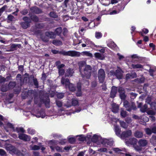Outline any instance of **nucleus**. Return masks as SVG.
<instances>
[{
  "mask_svg": "<svg viewBox=\"0 0 156 156\" xmlns=\"http://www.w3.org/2000/svg\"><path fill=\"white\" fill-rule=\"evenodd\" d=\"M57 97L58 98H62L64 96V94L63 93H59L57 95Z\"/></svg>",
  "mask_w": 156,
  "mask_h": 156,
  "instance_id": "obj_56",
  "label": "nucleus"
},
{
  "mask_svg": "<svg viewBox=\"0 0 156 156\" xmlns=\"http://www.w3.org/2000/svg\"><path fill=\"white\" fill-rule=\"evenodd\" d=\"M15 131H16L18 133L20 132L24 133L25 132V130L22 127L16 128L15 129Z\"/></svg>",
  "mask_w": 156,
  "mask_h": 156,
  "instance_id": "obj_40",
  "label": "nucleus"
},
{
  "mask_svg": "<svg viewBox=\"0 0 156 156\" xmlns=\"http://www.w3.org/2000/svg\"><path fill=\"white\" fill-rule=\"evenodd\" d=\"M95 57L100 60H103L104 58V57L103 54H101L99 53H95L94 54Z\"/></svg>",
  "mask_w": 156,
  "mask_h": 156,
  "instance_id": "obj_26",
  "label": "nucleus"
},
{
  "mask_svg": "<svg viewBox=\"0 0 156 156\" xmlns=\"http://www.w3.org/2000/svg\"><path fill=\"white\" fill-rule=\"evenodd\" d=\"M17 44H12V45H11V49L10 51H12L14 50L15 48L17 47Z\"/></svg>",
  "mask_w": 156,
  "mask_h": 156,
  "instance_id": "obj_55",
  "label": "nucleus"
},
{
  "mask_svg": "<svg viewBox=\"0 0 156 156\" xmlns=\"http://www.w3.org/2000/svg\"><path fill=\"white\" fill-rule=\"evenodd\" d=\"M114 130L116 135L121 137V135L120 134L121 130L119 129V126L117 125H115Z\"/></svg>",
  "mask_w": 156,
  "mask_h": 156,
  "instance_id": "obj_18",
  "label": "nucleus"
},
{
  "mask_svg": "<svg viewBox=\"0 0 156 156\" xmlns=\"http://www.w3.org/2000/svg\"><path fill=\"white\" fill-rule=\"evenodd\" d=\"M18 138L24 141H29L30 140V137L29 136L23 133H19Z\"/></svg>",
  "mask_w": 156,
  "mask_h": 156,
  "instance_id": "obj_9",
  "label": "nucleus"
},
{
  "mask_svg": "<svg viewBox=\"0 0 156 156\" xmlns=\"http://www.w3.org/2000/svg\"><path fill=\"white\" fill-rule=\"evenodd\" d=\"M33 82L34 85L36 86V87H38V84L37 79H33Z\"/></svg>",
  "mask_w": 156,
  "mask_h": 156,
  "instance_id": "obj_60",
  "label": "nucleus"
},
{
  "mask_svg": "<svg viewBox=\"0 0 156 156\" xmlns=\"http://www.w3.org/2000/svg\"><path fill=\"white\" fill-rule=\"evenodd\" d=\"M86 65H87L86 64V62L85 61H80L79 62V69L80 73L81 72V71L83 70L82 68L83 67H85V66Z\"/></svg>",
  "mask_w": 156,
  "mask_h": 156,
  "instance_id": "obj_24",
  "label": "nucleus"
},
{
  "mask_svg": "<svg viewBox=\"0 0 156 156\" xmlns=\"http://www.w3.org/2000/svg\"><path fill=\"white\" fill-rule=\"evenodd\" d=\"M34 115L37 118L41 117L42 118H43L45 116V112L43 110L36 112L34 114Z\"/></svg>",
  "mask_w": 156,
  "mask_h": 156,
  "instance_id": "obj_11",
  "label": "nucleus"
},
{
  "mask_svg": "<svg viewBox=\"0 0 156 156\" xmlns=\"http://www.w3.org/2000/svg\"><path fill=\"white\" fill-rule=\"evenodd\" d=\"M145 131L147 135H151L152 133H153L152 132V129H151L149 128H147L145 129Z\"/></svg>",
  "mask_w": 156,
  "mask_h": 156,
  "instance_id": "obj_48",
  "label": "nucleus"
},
{
  "mask_svg": "<svg viewBox=\"0 0 156 156\" xmlns=\"http://www.w3.org/2000/svg\"><path fill=\"white\" fill-rule=\"evenodd\" d=\"M20 12L22 14L25 15L28 13V11L27 9H25L21 10Z\"/></svg>",
  "mask_w": 156,
  "mask_h": 156,
  "instance_id": "obj_50",
  "label": "nucleus"
},
{
  "mask_svg": "<svg viewBox=\"0 0 156 156\" xmlns=\"http://www.w3.org/2000/svg\"><path fill=\"white\" fill-rule=\"evenodd\" d=\"M20 24L22 28L24 29L27 28L30 25L29 23L28 22H21Z\"/></svg>",
  "mask_w": 156,
  "mask_h": 156,
  "instance_id": "obj_30",
  "label": "nucleus"
},
{
  "mask_svg": "<svg viewBox=\"0 0 156 156\" xmlns=\"http://www.w3.org/2000/svg\"><path fill=\"white\" fill-rule=\"evenodd\" d=\"M101 142L102 144L106 145V144L111 146L113 144L112 141L108 140L106 139H103L101 140Z\"/></svg>",
  "mask_w": 156,
  "mask_h": 156,
  "instance_id": "obj_14",
  "label": "nucleus"
},
{
  "mask_svg": "<svg viewBox=\"0 0 156 156\" xmlns=\"http://www.w3.org/2000/svg\"><path fill=\"white\" fill-rule=\"evenodd\" d=\"M45 98V99H41V98L40 99V101L41 102V104L42 103H44L46 106L47 108H48L49 107V99L48 97L47 96Z\"/></svg>",
  "mask_w": 156,
  "mask_h": 156,
  "instance_id": "obj_12",
  "label": "nucleus"
},
{
  "mask_svg": "<svg viewBox=\"0 0 156 156\" xmlns=\"http://www.w3.org/2000/svg\"><path fill=\"white\" fill-rule=\"evenodd\" d=\"M85 43L82 44V47H97V46L95 45L92 41L89 39H83Z\"/></svg>",
  "mask_w": 156,
  "mask_h": 156,
  "instance_id": "obj_6",
  "label": "nucleus"
},
{
  "mask_svg": "<svg viewBox=\"0 0 156 156\" xmlns=\"http://www.w3.org/2000/svg\"><path fill=\"white\" fill-rule=\"evenodd\" d=\"M6 149L9 151V153L11 154H15L17 152V149L12 145L8 144L5 145Z\"/></svg>",
  "mask_w": 156,
  "mask_h": 156,
  "instance_id": "obj_5",
  "label": "nucleus"
},
{
  "mask_svg": "<svg viewBox=\"0 0 156 156\" xmlns=\"http://www.w3.org/2000/svg\"><path fill=\"white\" fill-rule=\"evenodd\" d=\"M123 106L126 108L127 111L130 112L132 110H135L136 107L134 103L133 102H129L126 100L123 101Z\"/></svg>",
  "mask_w": 156,
  "mask_h": 156,
  "instance_id": "obj_4",
  "label": "nucleus"
},
{
  "mask_svg": "<svg viewBox=\"0 0 156 156\" xmlns=\"http://www.w3.org/2000/svg\"><path fill=\"white\" fill-rule=\"evenodd\" d=\"M77 92L76 95L77 96H80L81 95V86L80 83H78L77 86Z\"/></svg>",
  "mask_w": 156,
  "mask_h": 156,
  "instance_id": "obj_29",
  "label": "nucleus"
},
{
  "mask_svg": "<svg viewBox=\"0 0 156 156\" xmlns=\"http://www.w3.org/2000/svg\"><path fill=\"white\" fill-rule=\"evenodd\" d=\"M51 52L55 54H59L64 56H68L71 57H79L80 56V54L79 52L73 51H66L64 50L58 51L56 50H52Z\"/></svg>",
  "mask_w": 156,
  "mask_h": 156,
  "instance_id": "obj_1",
  "label": "nucleus"
},
{
  "mask_svg": "<svg viewBox=\"0 0 156 156\" xmlns=\"http://www.w3.org/2000/svg\"><path fill=\"white\" fill-rule=\"evenodd\" d=\"M69 141L71 144L73 143L75 141V139L73 137L68 138Z\"/></svg>",
  "mask_w": 156,
  "mask_h": 156,
  "instance_id": "obj_52",
  "label": "nucleus"
},
{
  "mask_svg": "<svg viewBox=\"0 0 156 156\" xmlns=\"http://www.w3.org/2000/svg\"><path fill=\"white\" fill-rule=\"evenodd\" d=\"M61 83L65 85L66 88H68L69 90L71 91H74L76 89L75 86L72 83H69V80L65 77H62L61 80Z\"/></svg>",
  "mask_w": 156,
  "mask_h": 156,
  "instance_id": "obj_3",
  "label": "nucleus"
},
{
  "mask_svg": "<svg viewBox=\"0 0 156 156\" xmlns=\"http://www.w3.org/2000/svg\"><path fill=\"white\" fill-rule=\"evenodd\" d=\"M55 34L59 35L62 32V29L61 27H59L56 29L55 30Z\"/></svg>",
  "mask_w": 156,
  "mask_h": 156,
  "instance_id": "obj_36",
  "label": "nucleus"
},
{
  "mask_svg": "<svg viewBox=\"0 0 156 156\" xmlns=\"http://www.w3.org/2000/svg\"><path fill=\"white\" fill-rule=\"evenodd\" d=\"M105 73L104 70L102 69H100L98 71V77L100 82H103L105 77Z\"/></svg>",
  "mask_w": 156,
  "mask_h": 156,
  "instance_id": "obj_7",
  "label": "nucleus"
},
{
  "mask_svg": "<svg viewBox=\"0 0 156 156\" xmlns=\"http://www.w3.org/2000/svg\"><path fill=\"white\" fill-rule=\"evenodd\" d=\"M30 149L32 150H39L40 147L37 145H31L30 146Z\"/></svg>",
  "mask_w": 156,
  "mask_h": 156,
  "instance_id": "obj_32",
  "label": "nucleus"
},
{
  "mask_svg": "<svg viewBox=\"0 0 156 156\" xmlns=\"http://www.w3.org/2000/svg\"><path fill=\"white\" fill-rule=\"evenodd\" d=\"M82 55L83 56H87L90 58H92L93 57V55L92 54L90 53L89 51H83L81 53Z\"/></svg>",
  "mask_w": 156,
  "mask_h": 156,
  "instance_id": "obj_27",
  "label": "nucleus"
},
{
  "mask_svg": "<svg viewBox=\"0 0 156 156\" xmlns=\"http://www.w3.org/2000/svg\"><path fill=\"white\" fill-rule=\"evenodd\" d=\"M6 153L2 149H0V155L1 156H4L5 155Z\"/></svg>",
  "mask_w": 156,
  "mask_h": 156,
  "instance_id": "obj_58",
  "label": "nucleus"
},
{
  "mask_svg": "<svg viewBox=\"0 0 156 156\" xmlns=\"http://www.w3.org/2000/svg\"><path fill=\"white\" fill-rule=\"evenodd\" d=\"M132 67L133 69H140L142 68L143 66L140 64H137L136 65L133 64L132 65Z\"/></svg>",
  "mask_w": 156,
  "mask_h": 156,
  "instance_id": "obj_34",
  "label": "nucleus"
},
{
  "mask_svg": "<svg viewBox=\"0 0 156 156\" xmlns=\"http://www.w3.org/2000/svg\"><path fill=\"white\" fill-rule=\"evenodd\" d=\"M27 131H28V133L31 135L34 134L35 133V130L31 128H28Z\"/></svg>",
  "mask_w": 156,
  "mask_h": 156,
  "instance_id": "obj_44",
  "label": "nucleus"
},
{
  "mask_svg": "<svg viewBox=\"0 0 156 156\" xmlns=\"http://www.w3.org/2000/svg\"><path fill=\"white\" fill-rule=\"evenodd\" d=\"M107 151V149L105 148H101L98 150V151L101 152H105Z\"/></svg>",
  "mask_w": 156,
  "mask_h": 156,
  "instance_id": "obj_62",
  "label": "nucleus"
},
{
  "mask_svg": "<svg viewBox=\"0 0 156 156\" xmlns=\"http://www.w3.org/2000/svg\"><path fill=\"white\" fill-rule=\"evenodd\" d=\"M65 73V71L63 69H58V73L59 76L63 75Z\"/></svg>",
  "mask_w": 156,
  "mask_h": 156,
  "instance_id": "obj_49",
  "label": "nucleus"
},
{
  "mask_svg": "<svg viewBox=\"0 0 156 156\" xmlns=\"http://www.w3.org/2000/svg\"><path fill=\"white\" fill-rule=\"evenodd\" d=\"M147 113L149 115H154L155 114V112L152 110H150L147 112Z\"/></svg>",
  "mask_w": 156,
  "mask_h": 156,
  "instance_id": "obj_63",
  "label": "nucleus"
},
{
  "mask_svg": "<svg viewBox=\"0 0 156 156\" xmlns=\"http://www.w3.org/2000/svg\"><path fill=\"white\" fill-rule=\"evenodd\" d=\"M78 101L75 98H73L72 100V105L76 106L78 104Z\"/></svg>",
  "mask_w": 156,
  "mask_h": 156,
  "instance_id": "obj_37",
  "label": "nucleus"
},
{
  "mask_svg": "<svg viewBox=\"0 0 156 156\" xmlns=\"http://www.w3.org/2000/svg\"><path fill=\"white\" fill-rule=\"evenodd\" d=\"M7 6L5 5L0 9V16L2 15V13L7 8Z\"/></svg>",
  "mask_w": 156,
  "mask_h": 156,
  "instance_id": "obj_46",
  "label": "nucleus"
},
{
  "mask_svg": "<svg viewBox=\"0 0 156 156\" xmlns=\"http://www.w3.org/2000/svg\"><path fill=\"white\" fill-rule=\"evenodd\" d=\"M83 69L81 72L80 73L82 76L83 78L85 77L87 79H89L93 72L92 67L90 65H86Z\"/></svg>",
  "mask_w": 156,
  "mask_h": 156,
  "instance_id": "obj_2",
  "label": "nucleus"
},
{
  "mask_svg": "<svg viewBox=\"0 0 156 156\" xmlns=\"http://www.w3.org/2000/svg\"><path fill=\"white\" fill-rule=\"evenodd\" d=\"M141 105H142V104L141 103H140L138 105V107L139 108H141V109H140L141 111L143 112H145L147 110V105L146 104H145L141 108Z\"/></svg>",
  "mask_w": 156,
  "mask_h": 156,
  "instance_id": "obj_23",
  "label": "nucleus"
},
{
  "mask_svg": "<svg viewBox=\"0 0 156 156\" xmlns=\"http://www.w3.org/2000/svg\"><path fill=\"white\" fill-rule=\"evenodd\" d=\"M112 107V112L115 113H116L118 112L119 110V106L118 105L115 104H113Z\"/></svg>",
  "mask_w": 156,
  "mask_h": 156,
  "instance_id": "obj_25",
  "label": "nucleus"
},
{
  "mask_svg": "<svg viewBox=\"0 0 156 156\" xmlns=\"http://www.w3.org/2000/svg\"><path fill=\"white\" fill-rule=\"evenodd\" d=\"M111 74L112 75L115 76L118 79H121L122 78V75L121 70H116L115 72L111 70L110 71Z\"/></svg>",
  "mask_w": 156,
  "mask_h": 156,
  "instance_id": "obj_8",
  "label": "nucleus"
},
{
  "mask_svg": "<svg viewBox=\"0 0 156 156\" xmlns=\"http://www.w3.org/2000/svg\"><path fill=\"white\" fill-rule=\"evenodd\" d=\"M98 139V136L97 135H95L93 136L91 140L93 142L96 143Z\"/></svg>",
  "mask_w": 156,
  "mask_h": 156,
  "instance_id": "obj_39",
  "label": "nucleus"
},
{
  "mask_svg": "<svg viewBox=\"0 0 156 156\" xmlns=\"http://www.w3.org/2000/svg\"><path fill=\"white\" fill-rule=\"evenodd\" d=\"M108 46L110 48L113 49H115L117 47L116 45L112 41H111L107 44Z\"/></svg>",
  "mask_w": 156,
  "mask_h": 156,
  "instance_id": "obj_28",
  "label": "nucleus"
},
{
  "mask_svg": "<svg viewBox=\"0 0 156 156\" xmlns=\"http://www.w3.org/2000/svg\"><path fill=\"white\" fill-rule=\"evenodd\" d=\"M147 141L145 139H141L138 141L139 145L142 147H145L147 144Z\"/></svg>",
  "mask_w": 156,
  "mask_h": 156,
  "instance_id": "obj_15",
  "label": "nucleus"
},
{
  "mask_svg": "<svg viewBox=\"0 0 156 156\" xmlns=\"http://www.w3.org/2000/svg\"><path fill=\"white\" fill-rule=\"evenodd\" d=\"M42 40L44 42H48V39L45 36H42L41 37Z\"/></svg>",
  "mask_w": 156,
  "mask_h": 156,
  "instance_id": "obj_64",
  "label": "nucleus"
},
{
  "mask_svg": "<svg viewBox=\"0 0 156 156\" xmlns=\"http://www.w3.org/2000/svg\"><path fill=\"white\" fill-rule=\"evenodd\" d=\"M74 71L71 68H69L67 70L65 74V76H72L74 73Z\"/></svg>",
  "mask_w": 156,
  "mask_h": 156,
  "instance_id": "obj_19",
  "label": "nucleus"
},
{
  "mask_svg": "<svg viewBox=\"0 0 156 156\" xmlns=\"http://www.w3.org/2000/svg\"><path fill=\"white\" fill-rule=\"evenodd\" d=\"M118 92L120 94V96L121 98L124 99L125 98V95L124 89L122 87H119L118 89Z\"/></svg>",
  "mask_w": 156,
  "mask_h": 156,
  "instance_id": "obj_17",
  "label": "nucleus"
},
{
  "mask_svg": "<svg viewBox=\"0 0 156 156\" xmlns=\"http://www.w3.org/2000/svg\"><path fill=\"white\" fill-rule=\"evenodd\" d=\"M134 136L136 138H140L143 137V134L142 132L137 130L134 133Z\"/></svg>",
  "mask_w": 156,
  "mask_h": 156,
  "instance_id": "obj_20",
  "label": "nucleus"
},
{
  "mask_svg": "<svg viewBox=\"0 0 156 156\" xmlns=\"http://www.w3.org/2000/svg\"><path fill=\"white\" fill-rule=\"evenodd\" d=\"M134 148L136 150L139 152L141 151V148L138 146H135L134 147Z\"/></svg>",
  "mask_w": 156,
  "mask_h": 156,
  "instance_id": "obj_61",
  "label": "nucleus"
},
{
  "mask_svg": "<svg viewBox=\"0 0 156 156\" xmlns=\"http://www.w3.org/2000/svg\"><path fill=\"white\" fill-rule=\"evenodd\" d=\"M30 18L33 21L37 22L39 19L35 15H33L30 16Z\"/></svg>",
  "mask_w": 156,
  "mask_h": 156,
  "instance_id": "obj_43",
  "label": "nucleus"
},
{
  "mask_svg": "<svg viewBox=\"0 0 156 156\" xmlns=\"http://www.w3.org/2000/svg\"><path fill=\"white\" fill-rule=\"evenodd\" d=\"M14 18V17L12 15H8L7 18V22H11L12 21Z\"/></svg>",
  "mask_w": 156,
  "mask_h": 156,
  "instance_id": "obj_38",
  "label": "nucleus"
},
{
  "mask_svg": "<svg viewBox=\"0 0 156 156\" xmlns=\"http://www.w3.org/2000/svg\"><path fill=\"white\" fill-rule=\"evenodd\" d=\"M55 149L57 151L62 152L63 151L62 148L58 146L55 147Z\"/></svg>",
  "mask_w": 156,
  "mask_h": 156,
  "instance_id": "obj_59",
  "label": "nucleus"
},
{
  "mask_svg": "<svg viewBox=\"0 0 156 156\" xmlns=\"http://www.w3.org/2000/svg\"><path fill=\"white\" fill-rule=\"evenodd\" d=\"M45 35L47 37L51 39L55 38L56 37V34L54 32H46Z\"/></svg>",
  "mask_w": 156,
  "mask_h": 156,
  "instance_id": "obj_16",
  "label": "nucleus"
},
{
  "mask_svg": "<svg viewBox=\"0 0 156 156\" xmlns=\"http://www.w3.org/2000/svg\"><path fill=\"white\" fill-rule=\"evenodd\" d=\"M23 20L25 22H28L29 23L30 22V19L27 16H25L23 17Z\"/></svg>",
  "mask_w": 156,
  "mask_h": 156,
  "instance_id": "obj_53",
  "label": "nucleus"
},
{
  "mask_svg": "<svg viewBox=\"0 0 156 156\" xmlns=\"http://www.w3.org/2000/svg\"><path fill=\"white\" fill-rule=\"evenodd\" d=\"M30 9L32 12L36 14H38L41 12V10L36 7H32Z\"/></svg>",
  "mask_w": 156,
  "mask_h": 156,
  "instance_id": "obj_22",
  "label": "nucleus"
},
{
  "mask_svg": "<svg viewBox=\"0 0 156 156\" xmlns=\"http://www.w3.org/2000/svg\"><path fill=\"white\" fill-rule=\"evenodd\" d=\"M117 87L115 86H113L112 88L111 91L110 92V97L112 98H114L117 92Z\"/></svg>",
  "mask_w": 156,
  "mask_h": 156,
  "instance_id": "obj_13",
  "label": "nucleus"
},
{
  "mask_svg": "<svg viewBox=\"0 0 156 156\" xmlns=\"http://www.w3.org/2000/svg\"><path fill=\"white\" fill-rule=\"evenodd\" d=\"M56 104L57 106L58 107H61L62 105V103L61 101L57 100L56 101Z\"/></svg>",
  "mask_w": 156,
  "mask_h": 156,
  "instance_id": "obj_57",
  "label": "nucleus"
},
{
  "mask_svg": "<svg viewBox=\"0 0 156 156\" xmlns=\"http://www.w3.org/2000/svg\"><path fill=\"white\" fill-rule=\"evenodd\" d=\"M126 111L123 110H122L121 112V115L122 117L124 118L126 117Z\"/></svg>",
  "mask_w": 156,
  "mask_h": 156,
  "instance_id": "obj_47",
  "label": "nucleus"
},
{
  "mask_svg": "<svg viewBox=\"0 0 156 156\" xmlns=\"http://www.w3.org/2000/svg\"><path fill=\"white\" fill-rule=\"evenodd\" d=\"M129 142L131 144L134 145L137 143V140L135 138H132L129 139Z\"/></svg>",
  "mask_w": 156,
  "mask_h": 156,
  "instance_id": "obj_31",
  "label": "nucleus"
},
{
  "mask_svg": "<svg viewBox=\"0 0 156 156\" xmlns=\"http://www.w3.org/2000/svg\"><path fill=\"white\" fill-rule=\"evenodd\" d=\"M7 125L8 127L13 129L14 131H15L14 127L13 126L12 124L9 122L7 123Z\"/></svg>",
  "mask_w": 156,
  "mask_h": 156,
  "instance_id": "obj_54",
  "label": "nucleus"
},
{
  "mask_svg": "<svg viewBox=\"0 0 156 156\" xmlns=\"http://www.w3.org/2000/svg\"><path fill=\"white\" fill-rule=\"evenodd\" d=\"M49 15L51 17L53 18H57L58 17V15L54 12H51Z\"/></svg>",
  "mask_w": 156,
  "mask_h": 156,
  "instance_id": "obj_42",
  "label": "nucleus"
},
{
  "mask_svg": "<svg viewBox=\"0 0 156 156\" xmlns=\"http://www.w3.org/2000/svg\"><path fill=\"white\" fill-rule=\"evenodd\" d=\"M132 133L131 130H130L123 132L121 134V138L124 139L128 137L131 136Z\"/></svg>",
  "mask_w": 156,
  "mask_h": 156,
  "instance_id": "obj_10",
  "label": "nucleus"
},
{
  "mask_svg": "<svg viewBox=\"0 0 156 156\" xmlns=\"http://www.w3.org/2000/svg\"><path fill=\"white\" fill-rule=\"evenodd\" d=\"M52 43L56 46L60 45L62 44V43L61 41L55 40L53 41Z\"/></svg>",
  "mask_w": 156,
  "mask_h": 156,
  "instance_id": "obj_33",
  "label": "nucleus"
},
{
  "mask_svg": "<svg viewBox=\"0 0 156 156\" xmlns=\"http://www.w3.org/2000/svg\"><path fill=\"white\" fill-rule=\"evenodd\" d=\"M102 36V34L100 32H96L95 34V37L97 39L101 38Z\"/></svg>",
  "mask_w": 156,
  "mask_h": 156,
  "instance_id": "obj_45",
  "label": "nucleus"
},
{
  "mask_svg": "<svg viewBox=\"0 0 156 156\" xmlns=\"http://www.w3.org/2000/svg\"><path fill=\"white\" fill-rule=\"evenodd\" d=\"M136 77L137 75L135 73H131L130 74L128 73L126 75V78L127 79L136 78Z\"/></svg>",
  "mask_w": 156,
  "mask_h": 156,
  "instance_id": "obj_21",
  "label": "nucleus"
},
{
  "mask_svg": "<svg viewBox=\"0 0 156 156\" xmlns=\"http://www.w3.org/2000/svg\"><path fill=\"white\" fill-rule=\"evenodd\" d=\"M120 124L121 126L124 129H126L128 127V124L123 121H120Z\"/></svg>",
  "mask_w": 156,
  "mask_h": 156,
  "instance_id": "obj_35",
  "label": "nucleus"
},
{
  "mask_svg": "<svg viewBox=\"0 0 156 156\" xmlns=\"http://www.w3.org/2000/svg\"><path fill=\"white\" fill-rule=\"evenodd\" d=\"M142 118L143 119V121L145 122H147L149 120V118L145 115H143Z\"/></svg>",
  "mask_w": 156,
  "mask_h": 156,
  "instance_id": "obj_51",
  "label": "nucleus"
},
{
  "mask_svg": "<svg viewBox=\"0 0 156 156\" xmlns=\"http://www.w3.org/2000/svg\"><path fill=\"white\" fill-rule=\"evenodd\" d=\"M16 85L15 82H10L8 84V87L10 88H12L15 87Z\"/></svg>",
  "mask_w": 156,
  "mask_h": 156,
  "instance_id": "obj_41",
  "label": "nucleus"
}]
</instances>
